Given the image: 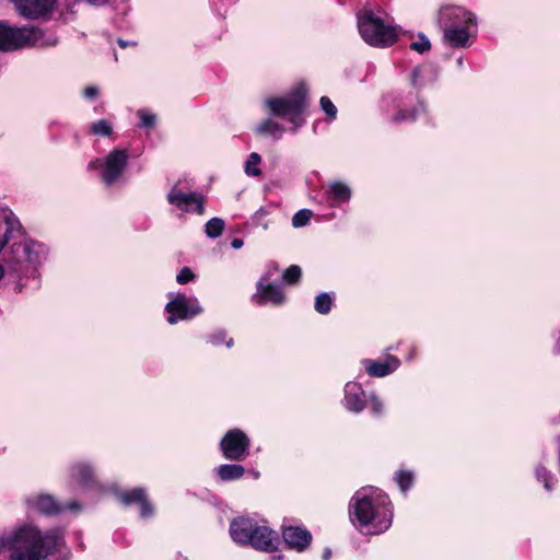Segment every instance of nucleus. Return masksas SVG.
I'll return each mask as SVG.
<instances>
[{"instance_id": "obj_1", "label": "nucleus", "mask_w": 560, "mask_h": 560, "mask_svg": "<svg viewBox=\"0 0 560 560\" xmlns=\"http://www.w3.org/2000/svg\"><path fill=\"white\" fill-rule=\"evenodd\" d=\"M65 544L59 529L42 532L33 523H21L0 536V551L9 560H48Z\"/></svg>"}, {"instance_id": "obj_2", "label": "nucleus", "mask_w": 560, "mask_h": 560, "mask_svg": "<svg viewBox=\"0 0 560 560\" xmlns=\"http://www.w3.org/2000/svg\"><path fill=\"white\" fill-rule=\"evenodd\" d=\"M351 524L366 535L386 532L393 522L388 495L381 489L364 487L354 492L348 508Z\"/></svg>"}, {"instance_id": "obj_3", "label": "nucleus", "mask_w": 560, "mask_h": 560, "mask_svg": "<svg viewBox=\"0 0 560 560\" xmlns=\"http://www.w3.org/2000/svg\"><path fill=\"white\" fill-rule=\"evenodd\" d=\"M47 247L33 240L14 242L5 258L7 273L14 279L36 278L38 267L47 259ZM4 276V267L0 265V280Z\"/></svg>"}, {"instance_id": "obj_4", "label": "nucleus", "mask_w": 560, "mask_h": 560, "mask_svg": "<svg viewBox=\"0 0 560 560\" xmlns=\"http://www.w3.org/2000/svg\"><path fill=\"white\" fill-rule=\"evenodd\" d=\"M232 540L241 546H252L254 549L272 552L279 545V536L265 523H258L254 518L240 516L230 524Z\"/></svg>"}, {"instance_id": "obj_5", "label": "nucleus", "mask_w": 560, "mask_h": 560, "mask_svg": "<svg viewBox=\"0 0 560 560\" xmlns=\"http://www.w3.org/2000/svg\"><path fill=\"white\" fill-rule=\"evenodd\" d=\"M307 90L304 84L296 85L283 96H271L264 101L269 114L288 119L292 130L296 131L304 124Z\"/></svg>"}, {"instance_id": "obj_6", "label": "nucleus", "mask_w": 560, "mask_h": 560, "mask_svg": "<svg viewBox=\"0 0 560 560\" xmlns=\"http://www.w3.org/2000/svg\"><path fill=\"white\" fill-rule=\"evenodd\" d=\"M58 43L54 34H47L37 27H11L0 22V51L37 46L50 47Z\"/></svg>"}, {"instance_id": "obj_7", "label": "nucleus", "mask_w": 560, "mask_h": 560, "mask_svg": "<svg viewBox=\"0 0 560 560\" xmlns=\"http://www.w3.org/2000/svg\"><path fill=\"white\" fill-rule=\"evenodd\" d=\"M358 30L362 39L374 47H388L399 36L397 26L385 23L371 10L358 14Z\"/></svg>"}, {"instance_id": "obj_8", "label": "nucleus", "mask_w": 560, "mask_h": 560, "mask_svg": "<svg viewBox=\"0 0 560 560\" xmlns=\"http://www.w3.org/2000/svg\"><path fill=\"white\" fill-rule=\"evenodd\" d=\"M129 154L127 150L115 149L103 158L92 160L88 164L89 171H97L101 182L109 187L118 183L127 167Z\"/></svg>"}, {"instance_id": "obj_9", "label": "nucleus", "mask_w": 560, "mask_h": 560, "mask_svg": "<svg viewBox=\"0 0 560 560\" xmlns=\"http://www.w3.org/2000/svg\"><path fill=\"white\" fill-rule=\"evenodd\" d=\"M170 301L165 305L167 323L171 325L179 320H188L202 313L203 308L196 296H188L183 293L167 294Z\"/></svg>"}, {"instance_id": "obj_10", "label": "nucleus", "mask_w": 560, "mask_h": 560, "mask_svg": "<svg viewBox=\"0 0 560 560\" xmlns=\"http://www.w3.org/2000/svg\"><path fill=\"white\" fill-rule=\"evenodd\" d=\"M250 440L240 429L229 430L220 442V450L225 459L240 462L246 458L249 452Z\"/></svg>"}, {"instance_id": "obj_11", "label": "nucleus", "mask_w": 560, "mask_h": 560, "mask_svg": "<svg viewBox=\"0 0 560 560\" xmlns=\"http://www.w3.org/2000/svg\"><path fill=\"white\" fill-rule=\"evenodd\" d=\"M170 205L186 213L202 214L205 212L203 197L197 192H185L178 186H174L167 192Z\"/></svg>"}, {"instance_id": "obj_12", "label": "nucleus", "mask_w": 560, "mask_h": 560, "mask_svg": "<svg viewBox=\"0 0 560 560\" xmlns=\"http://www.w3.org/2000/svg\"><path fill=\"white\" fill-rule=\"evenodd\" d=\"M439 23L444 26H462L464 24L477 25L476 15L460 5H442L439 10Z\"/></svg>"}, {"instance_id": "obj_13", "label": "nucleus", "mask_w": 560, "mask_h": 560, "mask_svg": "<svg viewBox=\"0 0 560 560\" xmlns=\"http://www.w3.org/2000/svg\"><path fill=\"white\" fill-rule=\"evenodd\" d=\"M18 12L26 19H46L55 9L56 0H12Z\"/></svg>"}, {"instance_id": "obj_14", "label": "nucleus", "mask_w": 560, "mask_h": 560, "mask_svg": "<svg viewBox=\"0 0 560 560\" xmlns=\"http://www.w3.org/2000/svg\"><path fill=\"white\" fill-rule=\"evenodd\" d=\"M26 504L30 509L47 515L57 514L63 510H80V505L75 501L62 506L49 494L31 495L26 499Z\"/></svg>"}, {"instance_id": "obj_15", "label": "nucleus", "mask_w": 560, "mask_h": 560, "mask_svg": "<svg viewBox=\"0 0 560 560\" xmlns=\"http://www.w3.org/2000/svg\"><path fill=\"white\" fill-rule=\"evenodd\" d=\"M282 538L288 548L298 552L304 551L312 541V534L301 526H283Z\"/></svg>"}, {"instance_id": "obj_16", "label": "nucleus", "mask_w": 560, "mask_h": 560, "mask_svg": "<svg viewBox=\"0 0 560 560\" xmlns=\"http://www.w3.org/2000/svg\"><path fill=\"white\" fill-rule=\"evenodd\" d=\"M70 481L82 490L97 486L93 467L86 462H78L69 469Z\"/></svg>"}, {"instance_id": "obj_17", "label": "nucleus", "mask_w": 560, "mask_h": 560, "mask_svg": "<svg viewBox=\"0 0 560 560\" xmlns=\"http://www.w3.org/2000/svg\"><path fill=\"white\" fill-rule=\"evenodd\" d=\"M285 300L282 289L271 283H265L261 279L257 283L256 293L253 295V302L257 305L270 303L272 305H281Z\"/></svg>"}, {"instance_id": "obj_18", "label": "nucleus", "mask_w": 560, "mask_h": 560, "mask_svg": "<svg viewBox=\"0 0 560 560\" xmlns=\"http://www.w3.org/2000/svg\"><path fill=\"white\" fill-rule=\"evenodd\" d=\"M476 26L470 24L446 26L444 28V38L452 47H468L471 45L470 39L475 35Z\"/></svg>"}, {"instance_id": "obj_19", "label": "nucleus", "mask_w": 560, "mask_h": 560, "mask_svg": "<svg viewBox=\"0 0 560 560\" xmlns=\"http://www.w3.org/2000/svg\"><path fill=\"white\" fill-rule=\"evenodd\" d=\"M345 407L351 411L359 413L366 407V396L359 383L348 382L345 385Z\"/></svg>"}, {"instance_id": "obj_20", "label": "nucleus", "mask_w": 560, "mask_h": 560, "mask_svg": "<svg viewBox=\"0 0 560 560\" xmlns=\"http://www.w3.org/2000/svg\"><path fill=\"white\" fill-rule=\"evenodd\" d=\"M366 372L373 377H384L395 372L400 361L394 355H387L384 361L364 359L361 361Z\"/></svg>"}, {"instance_id": "obj_21", "label": "nucleus", "mask_w": 560, "mask_h": 560, "mask_svg": "<svg viewBox=\"0 0 560 560\" xmlns=\"http://www.w3.org/2000/svg\"><path fill=\"white\" fill-rule=\"evenodd\" d=\"M117 498L126 505L131 503H139L140 514L142 517H149L153 513V508L147 500L144 490L141 488H136L126 492H117Z\"/></svg>"}, {"instance_id": "obj_22", "label": "nucleus", "mask_w": 560, "mask_h": 560, "mask_svg": "<svg viewBox=\"0 0 560 560\" xmlns=\"http://www.w3.org/2000/svg\"><path fill=\"white\" fill-rule=\"evenodd\" d=\"M215 472L221 481H233L244 476L245 468L238 464H223L215 468Z\"/></svg>"}, {"instance_id": "obj_23", "label": "nucleus", "mask_w": 560, "mask_h": 560, "mask_svg": "<svg viewBox=\"0 0 560 560\" xmlns=\"http://www.w3.org/2000/svg\"><path fill=\"white\" fill-rule=\"evenodd\" d=\"M535 477L538 482H541L545 490L551 492L555 490L557 478L555 475L547 469L544 465L539 464L535 467Z\"/></svg>"}, {"instance_id": "obj_24", "label": "nucleus", "mask_w": 560, "mask_h": 560, "mask_svg": "<svg viewBox=\"0 0 560 560\" xmlns=\"http://www.w3.org/2000/svg\"><path fill=\"white\" fill-rule=\"evenodd\" d=\"M329 192L339 202L349 201L352 195L351 188L346 183L338 180L329 184Z\"/></svg>"}, {"instance_id": "obj_25", "label": "nucleus", "mask_w": 560, "mask_h": 560, "mask_svg": "<svg viewBox=\"0 0 560 560\" xmlns=\"http://www.w3.org/2000/svg\"><path fill=\"white\" fill-rule=\"evenodd\" d=\"M332 293H320L315 298L314 308L317 313L326 315L330 312L334 302Z\"/></svg>"}, {"instance_id": "obj_26", "label": "nucleus", "mask_w": 560, "mask_h": 560, "mask_svg": "<svg viewBox=\"0 0 560 560\" xmlns=\"http://www.w3.org/2000/svg\"><path fill=\"white\" fill-rule=\"evenodd\" d=\"M257 131L265 135L280 137L283 133L284 129L279 122L271 118H268L258 125Z\"/></svg>"}, {"instance_id": "obj_27", "label": "nucleus", "mask_w": 560, "mask_h": 560, "mask_svg": "<svg viewBox=\"0 0 560 560\" xmlns=\"http://www.w3.org/2000/svg\"><path fill=\"white\" fill-rule=\"evenodd\" d=\"M207 342L213 347H219L224 345L228 349L232 348L234 345V340L232 337H229L224 330H217L210 334L207 337Z\"/></svg>"}, {"instance_id": "obj_28", "label": "nucleus", "mask_w": 560, "mask_h": 560, "mask_svg": "<svg viewBox=\"0 0 560 560\" xmlns=\"http://www.w3.org/2000/svg\"><path fill=\"white\" fill-rule=\"evenodd\" d=\"M224 221L220 218H212L210 219L205 226V232L207 236L211 238H215L220 236L224 229Z\"/></svg>"}, {"instance_id": "obj_29", "label": "nucleus", "mask_w": 560, "mask_h": 560, "mask_svg": "<svg viewBox=\"0 0 560 560\" xmlns=\"http://www.w3.org/2000/svg\"><path fill=\"white\" fill-rule=\"evenodd\" d=\"M261 158L258 153L253 152L248 155V159L245 163V173L248 176H259L260 175V165Z\"/></svg>"}, {"instance_id": "obj_30", "label": "nucleus", "mask_w": 560, "mask_h": 560, "mask_svg": "<svg viewBox=\"0 0 560 560\" xmlns=\"http://www.w3.org/2000/svg\"><path fill=\"white\" fill-rule=\"evenodd\" d=\"M395 480L398 483L400 490L406 492L413 483V474L409 470L400 469L395 474Z\"/></svg>"}, {"instance_id": "obj_31", "label": "nucleus", "mask_w": 560, "mask_h": 560, "mask_svg": "<svg viewBox=\"0 0 560 560\" xmlns=\"http://www.w3.org/2000/svg\"><path fill=\"white\" fill-rule=\"evenodd\" d=\"M90 132L95 135V136L107 137V136L112 135L113 127L109 124V121H107L105 119H100V120L94 121L93 124H91Z\"/></svg>"}, {"instance_id": "obj_32", "label": "nucleus", "mask_w": 560, "mask_h": 560, "mask_svg": "<svg viewBox=\"0 0 560 560\" xmlns=\"http://www.w3.org/2000/svg\"><path fill=\"white\" fill-rule=\"evenodd\" d=\"M313 215V212L308 209H302L299 210L293 217H292V225L294 228H302L308 224Z\"/></svg>"}, {"instance_id": "obj_33", "label": "nucleus", "mask_w": 560, "mask_h": 560, "mask_svg": "<svg viewBox=\"0 0 560 560\" xmlns=\"http://www.w3.org/2000/svg\"><path fill=\"white\" fill-rule=\"evenodd\" d=\"M137 115L141 120V124H140L141 127L151 129L155 126L156 116H155V114L151 113L150 110L139 109L137 112Z\"/></svg>"}, {"instance_id": "obj_34", "label": "nucleus", "mask_w": 560, "mask_h": 560, "mask_svg": "<svg viewBox=\"0 0 560 560\" xmlns=\"http://www.w3.org/2000/svg\"><path fill=\"white\" fill-rule=\"evenodd\" d=\"M320 108L332 120L337 117V107L334 105V103L330 101L327 96H322L320 101Z\"/></svg>"}, {"instance_id": "obj_35", "label": "nucleus", "mask_w": 560, "mask_h": 560, "mask_svg": "<svg viewBox=\"0 0 560 560\" xmlns=\"http://www.w3.org/2000/svg\"><path fill=\"white\" fill-rule=\"evenodd\" d=\"M301 268L296 265H292L284 271L283 280L287 283H295L301 278Z\"/></svg>"}, {"instance_id": "obj_36", "label": "nucleus", "mask_w": 560, "mask_h": 560, "mask_svg": "<svg viewBox=\"0 0 560 560\" xmlns=\"http://www.w3.org/2000/svg\"><path fill=\"white\" fill-rule=\"evenodd\" d=\"M425 113V106L422 103H419L417 108L413 109L412 113L406 114L405 112L399 113L395 119L396 120H415L417 119L421 114Z\"/></svg>"}, {"instance_id": "obj_37", "label": "nucleus", "mask_w": 560, "mask_h": 560, "mask_svg": "<svg viewBox=\"0 0 560 560\" xmlns=\"http://www.w3.org/2000/svg\"><path fill=\"white\" fill-rule=\"evenodd\" d=\"M368 405L375 416H380L383 412V402L375 394H370L366 397V406Z\"/></svg>"}, {"instance_id": "obj_38", "label": "nucleus", "mask_w": 560, "mask_h": 560, "mask_svg": "<svg viewBox=\"0 0 560 560\" xmlns=\"http://www.w3.org/2000/svg\"><path fill=\"white\" fill-rule=\"evenodd\" d=\"M411 49L423 54L428 51L431 47L430 40L422 34L419 35L418 40L411 43L410 45Z\"/></svg>"}, {"instance_id": "obj_39", "label": "nucleus", "mask_w": 560, "mask_h": 560, "mask_svg": "<svg viewBox=\"0 0 560 560\" xmlns=\"http://www.w3.org/2000/svg\"><path fill=\"white\" fill-rule=\"evenodd\" d=\"M194 279H195V273L188 267L182 268L176 276V281L179 284H186Z\"/></svg>"}, {"instance_id": "obj_40", "label": "nucleus", "mask_w": 560, "mask_h": 560, "mask_svg": "<svg viewBox=\"0 0 560 560\" xmlns=\"http://www.w3.org/2000/svg\"><path fill=\"white\" fill-rule=\"evenodd\" d=\"M98 95V89L96 86H88L83 90V96L88 100H93Z\"/></svg>"}, {"instance_id": "obj_41", "label": "nucleus", "mask_w": 560, "mask_h": 560, "mask_svg": "<svg viewBox=\"0 0 560 560\" xmlns=\"http://www.w3.org/2000/svg\"><path fill=\"white\" fill-rule=\"evenodd\" d=\"M243 244H244V243H243V240H241V238H233V240H232V243H231V246H232L234 249H240V248H242Z\"/></svg>"}, {"instance_id": "obj_42", "label": "nucleus", "mask_w": 560, "mask_h": 560, "mask_svg": "<svg viewBox=\"0 0 560 560\" xmlns=\"http://www.w3.org/2000/svg\"><path fill=\"white\" fill-rule=\"evenodd\" d=\"M330 555H331L330 550H329V549H326V550L324 551L323 557H324V559H325V560H328V559L330 558Z\"/></svg>"}, {"instance_id": "obj_43", "label": "nucleus", "mask_w": 560, "mask_h": 560, "mask_svg": "<svg viewBox=\"0 0 560 560\" xmlns=\"http://www.w3.org/2000/svg\"><path fill=\"white\" fill-rule=\"evenodd\" d=\"M416 354H417V353H416V349H411V350H410V353H409V355H408V358H407V359H408V360H412V359L416 357Z\"/></svg>"}, {"instance_id": "obj_44", "label": "nucleus", "mask_w": 560, "mask_h": 560, "mask_svg": "<svg viewBox=\"0 0 560 560\" xmlns=\"http://www.w3.org/2000/svg\"><path fill=\"white\" fill-rule=\"evenodd\" d=\"M418 74H419V70H418V69H416V70L413 71V73H412V83H413V84H416V78L418 77Z\"/></svg>"}, {"instance_id": "obj_45", "label": "nucleus", "mask_w": 560, "mask_h": 560, "mask_svg": "<svg viewBox=\"0 0 560 560\" xmlns=\"http://www.w3.org/2000/svg\"><path fill=\"white\" fill-rule=\"evenodd\" d=\"M555 351H556L557 353H560V337H559V339L557 340V343H556V346H555Z\"/></svg>"}, {"instance_id": "obj_46", "label": "nucleus", "mask_w": 560, "mask_h": 560, "mask_svg": "<svg viewBox=\"0 0 560 560\" xmlns=\"http://www.w3.org/2000/svg\"><path fill=\"white\" fill-rule=\"evenodd\" d=\"M119 45H120L121 47H126V42H124V40H119Z\"/></svg>"}, {"instance_id": "obj_47", "label": "nucleus", "mask_w": 560, "mask_h": 560, "mask_svg": "<svg viewBox=\"0 0 560 560\" xmlns=\"http://www.w3.org/2000/svg\"><path fill=\"white\" fill-rule=\"evenodd\" d=\"M457 63H458L459 66H462V65H463V59H462V58H459V59L457 60Z\"/></svg>"}, {"instance_id": "obj_48", "label": "nucleus", "mask_w": 560, "mask_h": 560, "mask_svg": "<svg viewBox=\"0 0 560 560\" xmlns=\"http://www.w3.org/2000/svg\"><path fill=\"white\" fill-rule=\"evenodd\" d=\"M255 478L259 477V472H254Z\"/></svg>"}]
</instances>
